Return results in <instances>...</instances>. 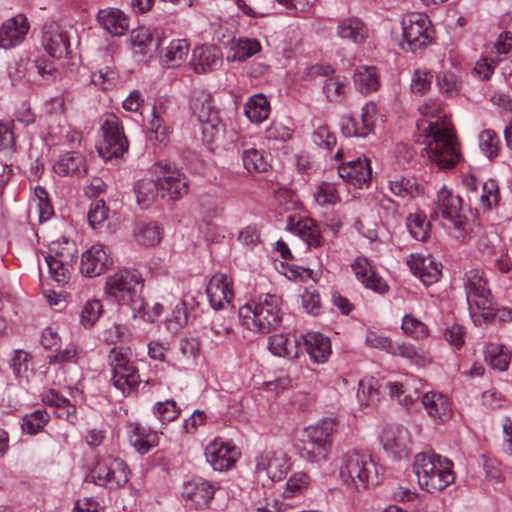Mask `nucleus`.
Instances as JSON below:
<instances>
[{
    "label": "nucleus",
    "instance_id": "nucleus-1",
    "mask_svg": "<svg viewBox=\"0 0 512 512\" xmlns=\"http://www.w3.org/2000/svg\"><path fill=\"white\" fill-rule=\"evenodd\" d=\"M419 112L426 120L417 123L423 132L425 147L422 155L436 164L440 169L452 168L460 158L455 131L439 99H428L419 107Z\"/></svg>",
    "mask_w": 512,
    "mask_h": 512
},
{
    "label": "nucleus",
    "instance_id": "nucleus-2",
    "mask_svg": "<svg viewBox=\"0 0 512 512\" xmlns=\"http://www.w3.org/2000/svg\"><path fill=\"white\" fill-rule=\"evenodd\" d=\"M143 279L136 271L119 270L106 279L104 293L107 298L130 308L133 318L150 321L146 302L142 296Z\"/></svg>",
    "mask_w": 512,
    "mask_h": 512
},
{
    "label": "nucleus",
    "instance_id": "nucleus-3",
    "mask_svg": "<svg viewBox=\"0 0 512 512\" xmlns=\"http://www.w3.org/2000/svg\"><path fill=\"white\" fill-rule=\"evenodd\" d=\"M282 299L276 294H263L256 300L239 308V318L248 330L257 333H269L282 321Z\"/></svg>",
    "mask_w": 512,
    "mask_h": 512
},
{
    "label": "nucleus",
    "instance_id": "nucleus-4",
    "mask_svg": "<svg viewBox=\"0 0 512 512\" xmlns=\"http://www.w3.org/2000/svg\"><path fill=\"white\" fill-rule=\"evenodd\" d=\"M413 471L420 487L429 493L443 490L455 479L452 462L446 458L441 459L439 455L435 454H417L413 463Z\"/></svg>",
    "mask_w": 512,
    "mask_h": 512
},
{
    "label": "nucleus",
    "instance_id": "nucleus-5",
    "mask_svg": "<svg viewBox=\"0 0 512 512\" xmlns=\"http://www.w3.org/2000/svg\"><path fill=\"white\" fill-rule=\"evenodd\" d=\"M340 478L347 487L361 490L377 485L381 480V473L371 455L352 451L343 457Z\"/></svg>",
    "mask_w": 512,
    "mask_h": 512
},
{
    "label": "nucleus",
    "instance_id": "nucleus-6",
    "mask_svg": "<svg viewBox=\"0 0 512 512\" xmlns=\"http://www.w3.org/2000/svg\"><path fill=\"white\" fill-rule=\"evenodd\" d=\"M333 426L332 420L325 419L304 428L299 437L300 456L311 463L326 461L332 446Z\"/></svg>",
    "mask_w": 512,
    "mask_h": 512
},
{
    "label": "nucleus",
    "instance_id": "nucleus-7",
    "mask_svg": "<svg viewBox=\"0 0 512 512\" xmlns=\"http://www.w3.org/2000/svg\"><path fill=\"white\" fill-rule=\"evenodd\" d=\"M466 299L471 312L481 311L485 321L493 319L496 308L492 300V294L488 287V281L484 272L480 269H471L465 274Z\"/></svg>",
    "mask_w": 512,
    "mask_h": 512
},
{
    "label": "nucleus",
    "instance_id": "nucleus-8",
    "mask_svg": "<svg viewBox=\"0 0 512 512\" xmlns=\"http://www.w3.org/2000/svg\"><path fill=\"white\" fill-rule=\"evenodd\" d=\"M112 368L111 381L123 396L130 395L140 384V375L123 348H113L108 356Z\"/></svg>",
    "mask_w": 512,
    "mask_h": 512
},
{
    "label": "nucleus",
    "instance_id": "nucleus-9",
    "mask_svg": "<svg viewBox=\"0 0 512 512\" xmlns=\"http://www.w3.org/2000/svg\"><path fill=\"white\" fill-rule=\"evenodd\" d=\"M101 131L103 141L97 149L103 159L119 158L128 151L129 143L117 116L114 114L107 115L101 125Z\"/></svg>",
    "mask_w": 512,
    "mask_h": 512
},
{
    "label": "nucleus",
    "instance_id": "nucleus-10",
    "mask_svg": "<svg viewBox=\"0 0 512 512\" xmlns=\"http://www.w3.org/2000/svg\"><path fill=\"white\" fill-rule=\"evenodd\" d=\"M435 205V217H441L449 221L453 227L460 232V235L457 237L465 238L468 235L469 224L466 218L462 217L460 214L462 199L443 187L437 194Z\"/></svg>",
    "mask_w": 512,
    "mask_h": 512
},
{
    "label": "nucleus",
    "instance_id": "nucleus-11",
    "mask_svg": "<svg viewBox=\"0 0 512 512\" xmlns=\"http://www.w3.org/2000/svg\"><path fill=\"white\" fill-rule=\"evenodd\" d=\"M429 20L419 13H410L401 21L404 42L403 49L416 52L432 42L428 31Z\"/></svg>",
    "mask_w": 512,
    "mask_h": 512
},
{
    "label": "nucleus",
    "instance_id": "nucleus-12",
    "mask_svg": "<svg viewBox=\"0 0 512 512\" xmlns=\"http://www.w3.org/2000/svg\"><path fill=\"white\" fill-rule=\"evenodd\" d=\"M128 479L127 467L119 459L98 461L87 476V480L100 486L110 484L119 487Z\"/></svg>",
    "mask_w": 512,
    "mask_h": 512
},
{
    "label": "nucleus",
    "instance_id": "nucleus-13",
    "mask_svg": "<svg viewBox=\"0 0 512 512\" xmlns=\"http://www.w3.org/2000/svg\"><path fill=\"white\" fill-rule=\"evenodd\" d=\"M255 469L272 481H280L290 469L289 457L281 450H265L256 456Z\"/></svg>",
    "mask_w": 512,
    "mask_h": 512
},
{
    "label": "nucleus",
    "instance_id": "nucleus-14",
    "mask_svg": "<svg viewBox=\"0 0 512 512\" xmlns=\"http://www.w3.org/2000/svg\"><path fill=\"white\" fill-rule=\"evenodd\" d=\"M166 110L167 101L165 99H160L152 108L151 119L146 128V137L154 147H164L170 140V127L163 118Z\"/></svg>",
    "mask_w": 512,
    "mask_h": 512
},
{
    "label": "nucleus",
    "instance_id": "nucleus-15",
    "mask_svg": "<svg viewBox=\"0 0 512 512\" xmlns=\"http://www.w3.org/2000/svg\"><path fill=\"white\" fill-rule=\"evenodd\" d=\"M376 105L366 103L362 108L360 120L346 115L341 119V132L345 137H366L373 132Z\"/></svg>",
    "mask_w": 512,
    "mask_h": 512
},
{
    "label": "nucleus",
    "instance_id": "nucleus-16",
    "mask_svg": "<svg viewBox=\"0 0 512 512\" xmlns=\"http://www.w3.org/2000/svg\"><path fill=\"white\" fill-rule=\"evenodd\" d=\"M42 45L53 58H62L69 54L70 40L68 32L55 22L44 25Z\"/></svg>",
    "mask_w": 512,
    "mask_h": 512
},
{
    "label": "nucleus",
    "instance_id": "nucleus-17",
    "mask_svg": "<svg viewBox=\"0 0 512 512\" xmlns=\"http://www.w3.org/2000/svg\"><path fill=\"white\" fill-rule=\"evenodd\" d=\"M111 263L107 248L102 244H95L82 254L80 272L93 278L105 272Z\"/></svg>",
    "mask_w": 512,
    "mask_h": 512
},
{
    "label": "nucleus",
    "instance_id": "nucleus-18",
    "mask_svg": "<svg viewBox=\"0 0 512 512\" xmlns=\"http://www.w3.org/2000/svg\"><path fill=\"white\" fill-rule=\"evenodd\" d=\"M214 493V486L202 479L186 482L182 491L187 506L195 510L206 509L213 499Z\"/></svg>",
    "mask_w": 512,
    "mask_h": 512
},
{
    "label": "nucleus",
    "instance_id": "nucleus-19",
    "mask_svg": "<svg viewBox=\"0 0 512 512\" xmlns=\"http://www.w3.org/2000/svg\"><path fill=\"white\" fill-rule=\"evenodd\" d=\"M384 451L393 458H401L408 453L410 435L403 426H389L380 435Z\"/></svg>",
    "mask_w": 512,
    "mask_h": 512
},
{
    "label": "nucleus",
    "instance_id": "nucleus-20",
    "mask_svg": "<svg viewBox=\"0 0 512 512\" xmlns=\"http://www.w3.org/2000/svg\"><path fill=\"white\" fill-rule=\"evenodd\" d=\"M232 282L226 274L216 273L209 281L206 293L213 309H224L233 299Z\"/></svg>",
    "mask_w": 512,
    "mask_h": 512
},
{
    "label": "nucleus",
    "instance_id": "nucleus-21",
    "mask_svg": "<svg viewBox=\"0 0 512 512\" xmlns=\"http://www.w3.org/2000/svg\"><path fill=\"white\" fill-rule=\"evenodd\" d=\"M387 386L391 396L407 409L419 399L422 400V395L425 393L421 390L423 386L421 379L415 376L406 377L403 382H389Z\"/></svg>",
    "mask_w": 512,
    "mask_h": 512
},
{
    "label": "nucleus",
    "instance_id": "nucleus-22",
    "mask_svg": "<svg viewBox=\"0 0 512 512\" xmlns=\"http://www.w3.org/2000/svg\"><path fill=\"white\" fill-rule=\"evenodd\" d=\"M222 64V52L214 45H202L192 52L190 65L197 74L210 73Z\"/></svg>",
    "mask_w": 512,
    "mask_h": 512
},
{
    "label": "nucleus",
    "instance_id": "nucleus-23",
    "mask_svg": "<svg viewBox=\"0 0 512 512\" xmlns=\"http://www.w3.org/2000/svg\"><path fill=\"white\" fill-rule=\"evenodd\" d=\"M239 453L237 450L223 442L214 441L205 449L207 462L214 470L224 471L234 466Z\"/></svg>",
    "mask_w": 512,
    "mask_h": 512
},
{
    "label": "nucleus",
    "instance_id": "nucleus-24",
    "mask_svg": "<svg viewBox=\"0 0 512 512\" xmlns=\"http://www.w3.org/2000/svg\"><path fill=\"white\" fill-rule=\"evenodd\" d=\"M29 30L27 18L23 14L7 20L0 27V46L8 49L20 44Z\"/></svg>",
    "mask_w": 512,
    "mask_h": 512
},
{
    "label": "nucleus",
    "instance_id": "nucleus-25",
    "mask_svg": "<svg viewBox=\"0 0 512 512\" xmlns=\"http://www.w3.org/2000/svg\"><path fill=\"white\" fill-rule=\"evenodd\" d=\"M352 270L357 279L360 280L366 288L381 294L388 290L387 283L377 273L375 267L367 258L358 257L352 264Z\"/></svg>",
    "mask_w": 512,
    "mask_h": 512
},
{
    "label": "nucleus",
    "instance_id": "nucleus-26",
    "mask_svg": "<svg viewBox=\"0 0 512 512\" xmlns=\"http://www.w3.org/2000/svg\"><path fill=\"white\" fill-rule=\"evenodd\" d=\"M338 174L344 182L362 188L371 180L372 170L367 159H357L339 166Z\"/></svg>",
    "mask_w": 512,
    "mask_h": 512
},
{
    "label": "nucleus",
    "instance_id": "nucleus-27",
    "mask_svg": "<svg viewBox=\"0 0 512 512\" xmlns=\"http://www.w3.org/2000/svg\"><path fill=\"white\" fill-rule=\"evenodd\" d=\"M407 263L413 274L427 286L437 282L441 277V268L430 255H410Z\"/></svg>",
    "mask_w": 512,
    "mask_h": 512
},
{
    "label": "nucleus",
    "instance_id": "nucleus-28",
    "mask_svg": "<svg viewBox=\"0 0 512 512\" xmlns=\"http://www.w3.org/2000/svg\"><path fill=\"white\" fill-rule=\"evenodd\" d=\"M54 171L59 176L80 178L87 174L86 158L76 151L66 152L54 164Z\"/></svg>",
    "mask_w": 512,
    "mask_h": 512
},
{
    "label": "nucleus",
    "instance_id": "nucleus-29",
    "mask_svg": "<svg viewBox=\"0 0 512 512\" xmlns=\"http://www.w3.org/2000/svg\"><path fill=\"white\" fill-rule=\"evenodd\" d=\"M160 185V196L168 201H175L188 193V182L186 177L176 171L168 170L163 177L158 178Z\"/></svg>",
    "mask_w": 512,
    "mask_h": 512
},
{
    "label": "nucleus",
    "instance_id": "nucleus-30",
    "mask_svg": "<svg viewBox=\"0 0 512 512\" xmlns=\"http://www.w3.org/2000/svg\"><path fill=\"white\" fill-rule=\"evenodd\" d=\"M336 34L344 41L362 44L369 37V29L360 18L352 16L338 22Z\"/></svg>",
    "mask_w": 512,
    "mask_h": 512
},
{
    "label": "nucleus",
    "instance_id": "nucleus-31",
    "mask_svg": "<svg viewBox=\"0 0 512 512\" xmlns=\"http://www.w3.org/2000/svg\"><path fill=\"white\" fill-rule=\"evenodd\" d=\"M191 110L198 121L202 123V133L205 141H207V132L209 129H215L213 122L217 119L216 113L213 111L210 97L204 93L193 97L191 100Z\"/></svg>",
    "mask_w": 512,
    "mask_h": 512
},
{
    "label": "nucleus",
    "instance_id": "nucleus-32",
    "mask_svg": "<svg viewBox=\"0 0 512 512\" xmlns=\"http://www.w3.org/2000/svg\"><path fill=\"white\" fill-rule=\"evenodd\" d=\"M100 25L113 36H121L129 29L127 16L119 9L109 8L98 12Z\"/></svg>",
    "mask_w": 512,
    "mask_h": 512
},
{
    "label": "nucleus",
    "instance_id": "nucleus-33",
    "mask_svg": "<svg viewBox=\"0 0 512 512\" xmlns=\"http://www.w3.org/2000/svg\"><path fill=\"white\" fill-rule=\"evenodd\" d=\"M164 41V32L161 29H153L138 33L134 40V53L151 57L158 51Z\"/></svg>",
    "mask_w": 512,
    "mask_h": 512
},
{
    "label": "nucleus",
    "instance_id": "nucleus-34",
    "mask_svg": "<svg viewBox=\"0 0 512 512\" xmlns=\"http://www.w3.org/2000/svg\"><path fill=\"white\" fill-rule=\"evenodd\" d=\"M304 346L312 361L323 363L331 353V344L328 337L321 333H308L303 337Z\"/></svg>",
    "mask_w": 512,
    "mask_h": 512
},
{
    "label": "nucleus",
    "instance_id": "nucleus-35",
    "mask_svg": "<svg viewBox=\"0 0 512 512\" xmlns=\"http://www.w3.org/2000/svg\"><path fill=\"white\" fill-rule=\"evenodd\" d=\"M300 347V341L294 335L275 334L269 337L268 349L276 356L296 358Z\"/></svg>",
    "mask_w": 512,
    "mask_h": 512
},
{
    "label": "nucleus",
    "instance_id": "nucleus-36",
    "mask_svg": "<svg viewBox=\"0 0 512 512\" xmlns=\"http://www.w3.org/2000/svg\"><path fill=\"white\" fill-rule=\"evenodd\" d=\"M390 192L403 199H413L423 195L424 188L414 177L395 176L388 181Z\"/></svg>",
    "mask_w": 512,
    "mask_h": 512
},
{
    "label": "nucleus",
    "instance_id": "nucleus-37",
    "mask_svg": "<svg viewBox=\"0 0 512 512\" xmlns=\"http://www.w3.org/2000/svg\"><path fill=\"white\" fill-rule=\"evenodd\" d=\"M189 52V43L185 39L172 40L161 53L163 66L178 67L186 59Z\"/></svg>",
    "mask_w": 512,
    "mask_h": 512
},
{
    "label": "nucleus",
    "instance_id": "nucleus-38",
    "mask_svg": "<svg viewBox=\"0 0 512 512\" xmlns=\"http://www.w3.org/2000/svg\"><path fill=\"white\" fill-rule=\"evenodd\" d=\"M158 440V435L155 431L145 428L140 424L133 426L130 442L140 454L148 453L151 448L158 445Z\"/></svg>",
    "mask_w": 512,
    "mask_h": 512
},
{
    "label": "nucleus",
    "instance_id": "nucleus-39",
    "mask_svg": "<svg viewBox=\"0 0 512 512\" xmlns=\"http://www.w3.org/2000/svg\"><path fill=\"white\" fill-rule=\"evenodd\" d=\"M421 403L428 415L434 419H443V417H446L450 412L448 399L440 393L425 392L422 395Z\"/></svg>",
    "mask_w": 512,
    "mask_h": 512
},
{
    "label": "nucleus",
    "instance_id": "nucleus-40",
    "mask_svg": "<svg viewBox=\"0 0 512 512\" xmlns=\"http://www.w3.org/2000/svg\"><path fill=\"white\" fill-rule=\"evenodd\" d=\"M261 50L258 40L250 38H239L230 44L229 61H244Z\"/></svg>",
    "mask_w": 512,
    "mask_h": 512
},
{
    "label": "nucleus",
    "instance_id": "nucleus-41",
    "mask_svg": "<svg viewBox=\"0 0 512 512\" xmlns=\"http://www.w3.org/2000/svg\"><path fill=\"white\" fill-rule=\"evenodd\" d=\"M484 358L491 368L505 371L511 361V353L501 344L490 343L485 347Z\"/></svg>",
    "mask_w": 512,
    "mask_h": 512
},
{
    "label": "nucleus",
    "instance_id": "nucleus-42",
    "mask_svg": "<svg viewBox=\"0 0 512 512\" xmlns=\"http://www.w3.org/2000/svg\"><path fill=\"white\" fill-rule=\"evenodd\" d=\"M354 82L358 90L363 94L376 91L379 86V75L375 67L361 66L356 69Z\"/></svg>",
    "mask_w": 512,
    "mask_h": 512
},
{
    "label": "nucleus",
    "instance_id": "nucleus-43",
    "mask_svg": "<svg viewBox=\"0 0 512 512\" xmlns=\"http://www.w3.org/2000/svg\"><path fill=\"white\" fill-rule=\"evenodd\" d=\"M137 203L141 208H148L160 195L159 179H141L134 186Z\"/></svg>",
    "mask_w": 512,
    "mask_h": 512
},
{
    "label": "nucleus",
    "instance_id": "nucleus-44",
    "mask_svg": "<svg viewBox=\"0 0 512 512\" xmlns=\"http://www.w3.org/2000/svg\"><path fill=\"white\" fill-rule=\"evenodd\" d=\"M269 112V102L262 94L252 96L245 105V115L254 123L267 119Z\"/></svg>",
    "mask_w": 512,
    "mask_h": 512
},
{
    "label": "nucleus",
    "instance_id": "nucleus-45",
    "mask_svg": "<svg viewBox=\"0 0 512 512\" xmlns=\"http://www.w3.org/2000/svg\"><path fill=\"white\" fill-rule=\"evenodd\" d=\"M295 231L309 246L319 247L323 244L321 231L312 219L298 221Z\"/></svg>",
    "mask_w": 512,
    "mask_h": 512
},
{
    "label": "nucleus",
    "instance_id": "nucleus-46",
    "mask_svg": "<svg viewBox=\"0 0 512 512\" xmlns=\"http://www.w3.org/2000/svg\"><path fill=\"white\" fill-rule=\"evenodd\" d=\"M407 228L411 236L418 240L425 242L430 236V224L426 220V216L422 213L409 214L406 219Z\"/></svg>",
    "mask_w": 512,
    "mask_h": 512
},
{
    "label": "nucleus",
    "instance_id": "nucleus-47",
    "mask_svg": "<svg viewBox=\"0 0 512 512\" xmlns=\"http://www.w3.org/2000/svg\"><path fill=\"white\" fill-rule=\"evenodd\" d=\"M437 85L446 97L457 96L462 88V81L451 71H442L437 75Z\"/></svg>",
    "mask_w": 512,
    "mask_h": 512
},
{
    "label": "nucleus",
    "instance_id": "nucleus-48",
    "mask_svg": "<svg viewBox=\"0 0 512 512\" xmlns=\"http://www.w3.org/2000/svg\"><path fill=\"white\" fill-rule=\"evenodd\" d=\"M50 276L60 285L68 283L70 279L69 267L73 263H68L67 260H55L51 254L45 257Z\"/></svg>",
    "mask_w": 512,
    "mask_h": 512
},
{
    "label": "nucleus",
    "instance_id": "nucleus-49",
    "mask_svg": "<svg viewBox=\"0 0 512 512\" xmlns=\"http://www.w3.org/2000/svg\"><path fill=\"white\" fill-rule=\"evenodd\" d=\"M49 419L50 416L46 410L37 409L23 417L22 429L27 434H36L48 423Z\"/></svg>",
    "mask_w": 512,
    "mask_h": 512
},
{
    "label": "nucleus",
    "instance_id": "nucleus-50",
    "mask_svg": "<svg viewBox=\"0 0 512 512\" xmlns=\"http://www.w3.org/2000/svg\"><path fill=\"white\" fill-rule=\"evenodd\" d=\"M243 165L249 172H265L269 163L263 153L255 148L247 149L242 155Z\"/></svg>",
    "mask_w": 512,
    "mask_h": 512
},
{
    "label": "nucleus",
    "instance_id": "nucleus-51",
    "mask_svg": "<svg viewBox=\"0 0 512 512\" xmlns=\"http://www.w3.org/2000/svg\"><path fill=\"white\" fill-rule=\"evenodd\" d=\"M136 241L144 246H154L162 238V232L157 225L147 224L135 232Z\"/></svg>",
    "mask_w": 512,
    "mask_h": 512
},
{
    "label": "nucleus",
    "instance_id": "nucleus-52",
    "mask_svg": "<svg viewBox=\"0 0 512 512\" xmlns=\"http://www.w3.org/2000/svg\"><path fill=\"white\" fill-rule=\"evenodd\" d=\"M496 242H499V236L495 232L482 235L477 241L478 251L482 255L484 261L492 260L499 253L496 249Z\"/></svg>",
    "mask_w": 512,
    "mask_h": 512
},
{
    "label": "nucleus",
    "instance_id": "nucleus-53",
    "mask_svg": "<svg viewBox=\"0 0 512 512\" xmlns=\"http://www.w3.org/2000/svg\"><path fill=\"white\" fill-rule=\"evenodd\" d=\"M481 151L489 158L493 159L498 155L499 138L493 130H485L479 135Z\"/></svg>",
    "mask_w": 512,
    "mask_h": 512
},
{
    "label": "nucleus",
    "instance_id": "nucleus-54",
    "mask_svg": "<svg viewBox=\"0 0 512 512\" xmlns=\"http://www.w3.org/2000/svg\"><path fill=\"white\" fill-rule=\"evenodd\" d=\"M103 311L101 301L93 299L87 301L81 311V323L85 327H92L99 319Z\"/></svg>",
    "mask_w": 512,
    "mask_h": 512
},
{
    "label": "nucleus",
    "instance_id": "nucleus-55",
    "mask_svg": "<svg viewBox=\"0 0 512 512\" xmlns=\"http://www.w3.org/2000/svg\"><path fill=\"white\" fill-rule=\"evenodd\" d=\"M315 200L320 205L335 204L339 201L338 185L330 182H323L315 193Z\"/></svg>",
    "mask_w": 512,
    "mask_h": 512
},
{
    "label": "nucleus",
    "instance_id": "nucleus-56",
    "mask_svg": "<svg viewBox=\"0 0 512 512\" xmlns=\"http://www.w3.org/2000/svg\"><path fill=\"white\" fill-rule=\"evenodd\" d=\"M323 92L330 102H339L345 95V84L339 78H327L324 81Z\"/></svg>",
    "mask_w": 512,
    "mask_h": 512
},
{
    "label": "nucleus",
    "instance_id": "nucleus-57",
    "mask_svg": "<svg viewBox=\"0 0 512 512\" xmlns=\"http://www.w3.org/2000/svg\"><path fill=\"white\" fill-rule=\"evenodd\" d=\"M77 250L74 243L65 241L64 247L61 243L53 242L50 247V253L55 260H67L68 263H74Z\"/></svg>",
    "mask_w": 512,
    "mask_h": 512
},
{
    "label": "nucleus",
    "instance_id": "nucleus-58",
    "mask_svg": "<svg viewBox=\"0 0 512 512\" xmlns=\"http://www.w3.org/2000/svg\"><path fill=\"white\" fill-rule=\"evenodd\" d=\"M154 413L162 423H167L178 417L179 409L173 400H166L156 403Z\"/></svg>",
    "mask_w": 512,
    "mask_h": 512
},
{
    "label": "nucleus",
    "instance_id": "nucleus-59",
    "mask_svg": "<svg viewBox=\"0 0 512 512\" xmlns=\"http://www.w3.org/2000/svg\"><path fill=\"white\" fill-rule=\"evenodd\" d=\"M309 484V475L304 472H297L288 479L284 495L288 498L293 497L296 492H300L307 488Z\"/></svg>",
    "mask_w": 512,
    "mask_h": 512
},
{
    "label": "nucleus",
    "instance_id": "nucleus-60",
    "mask_svg": "<svg viewBox=\"0 0 512 512\" xmlns=\"http://www.w3.org/2000/svg\"><path fill=\"white\" fill-rule=\"evenodd\" d=\"M402 330L405 334L414 338H422L428 333L427 327L421 321L411 315L404 316L402 321Z\"/></svg>",
    "mask_w": 512,
    "mask_h": 512
},
{
    "label": "nucleus",
    "instance_id": "nucleus-61",
    "mask_svg": "<svg viewBox=\"0 0 512 512\" xmlns=\"http://www.w3.org/2000/svg\"><path fill=\"white\" fill-rule=\"evenodd\" d=\"M483 193L480 200L484 207L491 208L492 205H497L500 199L499 189L496 181L489 179L482 185Z\"/></svg>",
    "mask_w": 512,
    "mask_h": 512
},
{
    "label": "nucleus",
    "instance_id": "nucleus-62",
    "mask_svg": "<svg viewBox=\"0 0 512 512\" xmlns=\"http://www.w3.org/2000/svg\"><path fill=\"white\" fill-rule=\"evenodd\" d=\"M108 216V208L103 200L95 201L88 211V222L91 227L97 228L101 225Z\"/></svg>",
    "mask_w": 512,
    "mask_h": 512
},
{
    "label": "nucleus",
    "instance_id": "nucleus-63",
    "mask_svg": "<svg viewBox=\"0 0 512 512\" xmlns=\"http://www.w3.org/2000/svg\"><path fill=\"white\" fill-rule=\"evenodd\" d=\"M117 78V73L110 67H105L92 74V82L102 90H109Z\"/></svg>",
    "mask_w": 512,
    "mask_h": 512
},
{
    "label": "nucleus",
    "instance_id": "nucleus-64",
    "mask_svg": "<svg viewBox=\"0 0 512 512\" xmlns=\"http://www.w3.org/2000/svg\"><path fill=\"white\" fill-rule=\"evenodd\" d=\"M302 306L307 313L318 316L322 310L318 292L316 290H306L302 294Z\"/></svg>",
    "mask_w": 512,
    "mask_h": 512
}]
</instances>
